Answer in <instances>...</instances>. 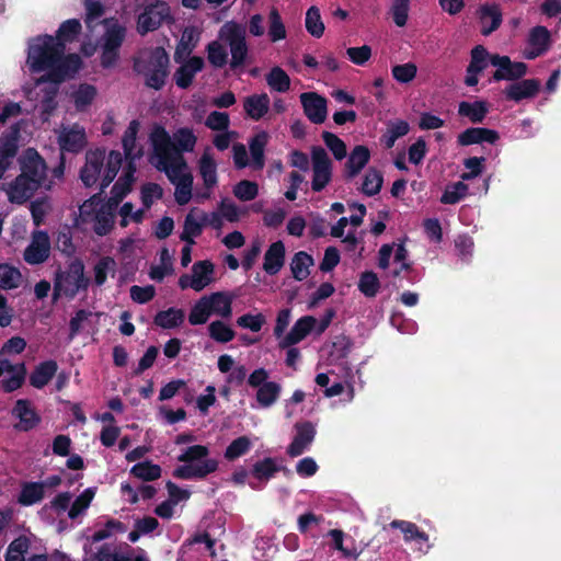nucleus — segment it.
<instances>
[{
	"mask_svg": "<svg viewBox=\"0 0 561 561\" xmlns=\"http://www.w3.org/2000/svg\"><path fill=\"white\" fill-rule=\"evenodd\" d=\"M171 136L161 125H156L150 133V141L153 149V162L159 171H163L168 179L174 183L179 174L187 168L182 152H192L195 148L197 137L193 129L181 127Z\"/></svg>",
	"mask_w": 561,
	"mask_h": 561,
	"instance_id": "obj_1",
	"label": "nucleus"
},
{
	"mask_svg": "<svg viewBox=\"0 0 561 561\" xmlns=\"http://www.w3.org/2000/svg\"><path fill=\"white\" fill-rule=\"evenodd\" d=\"M170 58L167 50L157 46L133 59V70L144 77L147 88L159 91L165 85L170 70Z\"/></svg>",
	"mask_w": 561,
	"mask_h": 561,
	"instance_id": "obj_2",
	"label": "nucleus"
},
{
	"mask_svg": "<svg viewBox=\"0 0 561 561\" xmlns=\"http://www.w3.org/2000/svg\"><path fill=\"white\" fill-rule=\"evenodd\" d=\"M209 453V448L205 445L188 446L178 456V461L183 465L174 469L173 477L181 480H203L216 472L219 461L208 458Z\"/></svg>",
	"mask_w": 561,
	"mask_h": 561,
	"instance_id": "obj_3",
	"label": "nucleus"
},
{
	"mask_svg": "<svg viewBox=\"0 0 561 561\" xmlns=\"http://www.w3.org/2000/svg\"><path fill=\"white\" fill-rule=\"evenodd\" d=\"M90 279L84 275V264L80 259L72 260L65 270L60 267L55 272L53 300L60 296L73 299L80 289L89 287Z\"/></svg>",
	"mask_w": 561,
	"mask_h": 561,
	"instance_id": "obj_4",
	"label": "nucleus"
},
{
	"mask_svg": "<svg viewBox=\"0 0 561 561\" xmlns=\"http://www.w3.org/2000/svg\"><path fill=\"white\" fill-rule=\"evenodd\" d=\"M64 53L62 44H56L53 35H39L30 42L26 61L32 72H48Z\"/></svg>",
	"mask_w": 561,
	"mask_h": 561,
	"instance_id": "obj_5",
	"label": "nucleus"
},
{
	"mask_svg": "<svg viewBox=\"0 0 561 561\" xmlns=\"http://www.w3.org/2000/svg\"><path fill=\"white\" fill-rule=\"evenodd\" d=\"M218 38L230 48L231 69L243 67L249 54L245 26L236 21H228L220 27Z\"/></svg>",
	"mask_w": 561,
	"mask_h": 561,
	"instance_id": "obj_6",
	"label": "nucleus"
},
{
	"mask_svg": "<svg viewBox=\"0 0 561 561\" xmlns=\"http://www.w3.org/2000/svg\"><path fill=\"white\" fill-rule=\"evenodd\" d=\"M82 67V59L77 54H60L51 69L42 77V82L59 84L67 79L73 78Z\"/></svg>",
	"mask_w": 561,
	"mask_h": 561,
	"instance_id": "obj_7",
	"label": "nucleus"
},
{
	"mask_svg": "<svg viewBox=\"0 0 561 561\" xmlns=\"http://www.w3.org/2000/svg\"><path fill=\"white\" fill-rule=\"evenodd\" d=\"M168 19H171L168 3L164 1H156L146 5L144 11L138 15L137 31L141 35L153 32Z\"/></svg>",
	"mask_w": 561,
	"mask_h": 561,
	"instance_id": "obj_8",
	"label": "nucleus"
},
{
	"mask_svg": "<svg viewBox=\"0 0 561 561\" xmlns=\"http://www.w3.org/2000/svg\"><path fill=\"white\" fill-rule=\"evenodd\" d=\"M311 161L313 173L311 188L313 192H321L332 179V161L320 146L312 147Z\"/></svg>",
	"mask_w": 561,
	"mask_h": 561,
	"instance_id": "obj_9",
	"label": "nucleus"
},
{
	"mask_svg": "<svg viewBox=\"0 0 561 561\" xmlns=\"http://www.w3.org/2000/svg\"><path fill=\"white\" fill-rule=\"evenodd\" d=\"M490 64L497 69L493 72V81H517L522 79L528 70V66L523 61H512L508 56L493 54L490 56Z\"/></svg>",
	"mask_w": 561,
	"mask_h": 561,
	"instance_id": "obj_10",
	"label": "nucleus"
},
{
	"mask_svg": "<svg viewBox=\"0 0 561 561\" xmlns=\"http://www.w3.org/2000/svg\"><path fill=\"white\" fill-rule=\"evenodd\" d=\"M47 165L45 160L35 149H27L21 160V174L28 179L38 180L42 186L49 190L50 182H47Z\"/></svg>",
	"mask_w": 561,
	"mask_h": 561,
	"instance_id": "obj_11",
	"label": "nucleus"
},
{
	"mask_svg": "<svg viewBox=\"0 0 561 561\" xmlns=\"http://www.w3.org/2000/svg\"><path fill=\"white\" fill-rule=\"evenodd\" d=\"M300 102L307 118L313 124H322L327 119V99L316 92H305L300 95Z\"/></svg>",
	"mask_w": 561,
	"mask_h": 561,
	"instance_id": "obj_12",
	"label": "nucleus"
},
{
	"mask_svg": "<svg viewBox=\"0 0 561 561\" xmlns=\"http://www.w3.org/2000/svg\"><path fill=\"white\" fill-rule=\"evenodd\" d=\"M87 144L85 130L79 124L65 128L58 136L61 152L79 153L85 148Z\"/></svg>",
	"mask_w": 561,
	"mask_h": 561,
	"instance_id": "obj_13",
	"label": "nucleus"
},
{
	"mask_svg": "<svg viewBox=\"0 0 561 561\" xmlns=\"http://www.w3.org/2000/svg\"><path fill=\"white\" fill-rule=\"evenodd\" d=\"M41 187H43L42 182H38V180L28 179L23 174H19L10 185L8 192L9 201L21 205L28 201Z\"/></svg>",
	"mask_w": 561,
	"mask_h": 561,
	"instance_id": "obj_14",
	"label": "nucleus"
},
{
	"mask_svg": "<svg viewBox=\"0 0 561 561\" xmlns=\"http://www.w3.org/2000/svg\"><path fill=\"white\" fill-rule=\"evenodd\" d=\"M295 428L296 435L287 447V454L293 458L302 455L316 437V428L309 421L296 423Z\"/></svg>",
	"mask_w": 561,
	"mask_h": 561,
	"instance_id": "obj_15",
	"label": "nucleus"
},
{
	"mask_svg": "<svg viewBox=\"0 0 561 561\" xmlns=\"http://www.w3.org/2000/svg\"><path fill=\"white\" fill-rule=\"evenodd\" d=\"M105 159V151L102 149L90 150L85 154V163L80 170V179L87 187L93 186L101 173Z\"/></svg>",
	"mask_w": 561,
	"mask_h": 561,
	"instance_id": "obj_16",
	"label": "nucleus"
},
{
	"mask_svg": "<svg viewBox=\"0 0 561 561\" xmlns=\"http://www.w3.org/2000/svg\"><path fill=\"white\" fill-rule=\"evenodd\" d=\"M540 85L538 79H519L507 85L503 90V94L506 100L518 103L525 99L535 98L540 91Z\"/></svg>",
	"mask_w": 561,
	"mask_h": 561,
	"instance_id": "obj_17",
	"label": "nucleus"
},
{
	"mask_svg": "<svg viewBox=\"0 0 561 561\" xmlns=\"http://www.w3.org/2000/svg\"><path fill=\"white\" fill-rule=\"evenodd\" d=\"M205 66V61L199 56L190 57L174 72L173 79L180 89H188L196 73L201 72Z\"/></svg>",
	"mask_w": 561,
	"mask_h": 561,
	"instance_id": "obj_18",
	"label": "nucleus"
},
{
	"mask_svg": "<svg viewBox=\"0 0 561 561\" xmlns=\"http://www.w3.org/2000/svg\"><path fill=\"white\" fill-rule=\"evenodd\" d=\"M317 320L312 316L299 318L290 331L279 341V348L293 346L301 342L314 328Z\"/></svg>",
	"mask_w": 561,
	"mask_h": 561,
	"instance_id": "obj_19",
	"label": "nucleus"
},
{
	"mask_svg": "<svg viewBox=\"0 0 561 561\" xmlns=\"http://www.w3.org/2000/svg\"><path fill=\"white\" fill-rule=\"evenodd\" d=\"M479 21L481 24V34L484 36L491 35L502 24L503 14L497 3H485L479 8Z\"/></svg>",
	"mask_w": 561,
	"mask_h": 561,
	"instance_id": "obj_20",
	"label": "nucleus"
},
{
	"mask_svg": "<svg viewBox=\"0 0 561 561\" xmlns=\"http://www.w3.org/2000/svg\"><path fill=\"white\" fill-rule=\"evenodd\" d=\"M500 139V135L494 129L485 127H469L457 137V142L460 146H471L482 142L495 144Z\"/></svg>",
	"mask_w": 561,
	"mask_h": 561,
	"instance_id": "obj_21",
	"label": "nucleus"
},
{
	"mask_svg": "<svg viewBox=\"0 0 561 561\" xmlns=\"http://www.w3.org/2000/svg\"><path fill=\"white\" fill-rule=\"evenodd\" d=\"M50 243L48 234L39 231L33 242L25 249L24 260L28 264L44 263L49 256Z\"/></svg>",
	"mask_w": 561,
	"mask_h": 561,
	"instance_id": "obj_22",
	"label": "nucleus"
},
{
	"mask_svg": "<svg viewBox=\"0 0 561 561\" xmlns=\"http://www.w3.org/2000/svg\"><path fill=\"white\" fill-rule=\"evenodd\" d=\"M12 414L20 420L16 428L27 432L33 430L39 422L41 417L31 407V402L26 399H19L12 410Z\"/></svg>",
	"mask_w": 561,
	"mask_h": 561,
	"instance_id": "obj_23",
	"label": "nucleus"
},
{
	"mask_svg": "<svg viewBox=\"0 0 561 561\" xmlns=\"http://www.w3.org/2000/svg\"><path fill=\"white\" fill-rule=\"evenodd\" d=\"M370 159V151L364 145H357L351 151L345 163V179L352 180L357 176Z\"/></svg>",
	"mask_w": 561,
	"mask_h": 561,
	"instance_id": "obj_24",
	"label": "nucleus"
},
{
	"mask_svg": "<svg viewBox=\"0 0 561 561\" xmlns=\"http://www.w3.org/2000/svg\"><path fill=\"white\" fill-rule=\"evenodd\" d=\"M279 471L288 472V469L279 466L275 458L265 457L253 463L250 474L259 482L266 483Z\"/></svg>",
	"mask_w": 561,
	"mask_h": 561,
	"instance_id": "obj_25",
	"label": "nucleus"
},
{
	"mask_svg": "<svg viewBox=\"0 0 561 561\" xmlns=\"http://www.w3.org/2000/svg\"><path fill=\"white\" fill-rule=\"evenodd\" d=\"M285 263V245L279 240L273 242L264 254L263 270L268 275H276Z\"/></svg>",
	"mask_w": 561,
	"mask_h": 561,
	"instance_id": "obj_26",
	"label": "nucleus"
},
{
	"mask_svg": "<svg viewBox=\"0 0 561 561\" xmlns=\"http://www.w3.org/2000/svg\"><path fill=\"white\" fill-rule=\"evenodd\" d=\"M58 364L54 359L39 363L30 375V385L36 389L44 388L57 374Z\"/></svg>",
	"mask_w": 561,
	"mask_h": 561,
	"instance_id": "obj_27",
	"label": "nucleus"
},
{
	"mask_svg": "<svg viewBox=\"0 0 561 561\" xmlns=\"http://www.w3.org/2000/svg\"><path fill=\"white\" fill-rule=\"evenodd\" d=\"M218 294H210L199 298L192 307L188 314V322L192 325L205 324L213 313L211 298H220Z\"/></svg>",
	"mask_w": 561,
	"mask_h": 561,
	"instance_id": "obj_28",
	"label": "nucleus"
},
{
	"mask_svg": "<svg viewBox=\"0 0 561 561\" xmlns=\"http://www.w3.org/2000/svg\"><path fill=\"white\" fill-rule=\"evenodd\" d=\"M198 172L203 179V184L207 190L217 185V163L208 149L203 152L198 160Z\"/></svg>",
	"mask_w": 561,
	"mask_h": 561,
	"instance_id": "obj_29",
	"label": "nucleus"
},
{
	"mask_svg": "<svg viewBox=\"0 0 561 561\" xmlns=\"http://www.w3.org/2000/svg\"><path fill=\"white\" fill-rule=\"evenodd\" d=\"M268 142V135L266 131L255 134L249 140V149L251 153V167L254 170H262L265 165V147Z\"/></svg>",
	"mask_w": 561,
	"mask_h": 561,
	"instance_id": "obj_30",
	"label": "nucleus"
},
{
	"mask_svg": "<svg viewBox=\"0 0 561 561\" xmlns=\"http://www.w3.org/2000/svg\"><path fill=\"white\" fill-rule=\"evenodd\" d=\"M489 113L488 102L478 100L474 102L462 101L458 105V114L469 118L472 124H480Z\"/></svg>",
	"mask_w": 561,
	"mask_h": 561,
	"instance_id": "obj_31",
	"label": "nucleus"
},
{
	"mask_svg": "<svg viewBox=\"0 0 561 561\" xmlns=\"http://www.w3.org/2000/svg\"><path fill=\"white\" fill-rule=\"evenodd\" d=\"M214 264L209 260L197 261L192 266V280L195 291L203 290L211 282Z\"/></svg>",
	"mask_w": 561,
	"mask_h": 561,
	"instance_id": "obj_32",
	"label": "nucleus"
},
{
	"mask_svg": "<svg viewBox=\"0 0 561 561\" xmlns=\"http://www.w3.org/2000/svg\"><path fill=\"white\" fill-rule=\"evenodd\" d=\"M244 111L249 117L260 121L270 108V98L266 93L253 94L244 100Z\"/></svg>",
	"mask_w": 561,
	"mask_h": 561,
	"instance_id": "obj_33",
	"label": "nucleus"
},
{
	"mask_svg": "<svg viewBox=\"0 0 561 561\" xmlns=\"http://www.w3.org/2000/svg\"><path fill=\"white\" fill-rule=\"evenodd\" d=\"M82 31V25L78 19H69L64 21L57 32L55 37L56 44H62L64 51L66 50V45L68 43H73L77 41L78 36Z\"/></svg>",
	"mask_w": 561,
	"mask_h": 561,
	"instance_id": "obj_34",
	"label": "nucleus"
},
{
	"mask_svg": "<svg viewBox=\"0 0 561 561\" xmlns=\"http://www.w3.org/2000/svg\"><path fill=\"white\" fill-rule=\"evenodd\" d=\"M45 497L43 484L39 482H23L18 495V503L22 506H32Z\"/></svg>",
	"mask_w": 561,
	"mask_h": 561,
	"instance_id": "obj_35",
	"label": "nucleus"
},
{
	"mask_svg": "<svg viewBox=\"0 0 561 561\" xmlns=\"http://www.w3.org/2000/svg\"><path fill=\"white\" fill-rule=\"evenodd\" d=\"M185 319L183 309L171 307L167 310L157 312L153 323L162 329H174L180 327Z\"/></svg>",
	"mask_w": 561,
	"mask_h": 561,
	"instance_id": "obj_36",
	"label": "nucleus"
},
{
	"mask_svg": "<svg viewBox=\"0 0 561 561\" xmlns=\"http://www.w3.org/2000/svg\"><path fill=\"white\" fill-rule=\"evenodd\" d=\"M313 263V257L306 251L295 253L290 262L293 277L299 282L306 279L310 274L309 267L312 266Z\"/></svg>",
	"mask_w": 561,
	"mask_h": 561,
	"instance_id": "obj_37",
	"label": "nucleus"
},
{
	"mask_svg": "<svg viewBox=\"0 0 561 561\" xmlns=\"http://www.w3.org/2000/svg\"><path fill=\"white\" fill-rule=\"evenodd\" d=\"M389 526L394 529H400L403 534L405 541H416L419 543L427 542L428 535L411 522L394 519Z\"/></svg>",
	"mask_w": 561,
	"mask_h": 561,
	"instance_id": "obj_38",
	"label": "nucleus"
},
{
	"mask_svg": "<svg viewBox=\"0 0 561 561\" xmlns=\"http://www.w3.org/2000/svg\"><path fill=\"white\" fill-rule=\"evenodd\" d=\"M139 129V123L136 119H133L128 127L126 128L124 136L122 138V145L124 149V154L126 159L133 162L136 158L141 156V150L134 152L136 148V138Z\"/></svg>",
	"mask_w": 561,
	"mask_h": 561,
	"instance_id": "obj_39",
	"label": "nucleus"
},
{
	"mask_svg": "<svg viewBox=\"0 0 561 561\" xmlns=\"http://www.w3.org/2000/svg\"><path fill=\"white\" fill-rule=\"evenodd\" d=\"M114 210L101 205L94 216L93 231L100 236H106L114 227Z\"/></svg>",
	"mask_w": 561,
	"mask_h": 561,
	"instance_id": "obj_40",
	"label": "nucleus"
},
{
	"mask_svg": "<svg viewBox=\"0 0 561 561\" xmlns=\"http://www.w3.org/2000/svg\"><path fill=\"white\" fill-rule=\"evenodd\" d=\"M175 201L179 205H186L192 198L193 175L191 173L179 174L175 182Z\"/></svg>",
	"mask_w": 561,
	"mask_h": 561,
	"instance_id": "obj_41",
	"label": "nucleus"
},
{
	"mask_svg": "<svg viewBox=\"0 0 561 561\" xmlns=\"http://www.w3.org/2000/svg\"><path fill=\"white\" fill-rule=\"evenodd\" d=\"M116 261L112 256H102L94 265V284L99 287L103 286L107 279V275L112 277L116 274Z\"/></svg>",
	"mask_w": 561,
	"mask_h": 561,
	"instance_id": "obj_42",
	"label": "nucleus"
},
{
	"mask_svg": "<svg viewBox=\"0 0 561 561\" xmlns=\"http://www.w3.org/2000/svg\"><path fill=\"white\" fill-rule=\"evenodd\" d=\"M280 391L282 387L279 383L275 381H268L267 383H264L262 387L257 388L255 398L261 407L268 408L278 400Z\"/></svg>",
	"mask_w": 561,
	"mask_h": 561,
	"instance_id": "obj_43",
	"label": "nucleus"
},
{
	"mask_svg": "<svg viewBox=\"0 0 561 561\" xmlns=\"http://www.w3.org/2000/svg\"><path fill=\"white\" fill-rule=\"evenodd\" d=\"M252 448L251 439L245 436H239L233 439L226 448L224 457L227 461H234L236 459L247 455Z\"/></svg>",
	"mask_w": 561,
	"mask_h": 561,
	"instance_id": "obj_44",
	"label": "nucleus"
},
{
	"mask_svg": "<svg viewBox=\"0 0 561 561\" xmlns=\"http://www.w3.org/2000/svg\"><path fill=\"white\" fill-rule=\"evenodd\" d=\"M382 184V173L376 168L370 167L365 173L362 192L366 196H375L381 191Z\"/></svg>",
	"mask_w": 561,
	"mask_h": 561,
	"instance_id": "obj_45",
	"label": "nucleus"
},
{
	"mask_svg": "<svg viewBox=\"0 0 561 561\" xmlns=\"http://www.w3.org/2000/svg\"><path fill=\"white\" fill-rule=\"evenodd\" d=\"M207 329L209 337L217 343L231 342L236 336L234 330L221 320L210 322Z\"/></svg>",
	"mask_w": 561,
	"mask_h": 561,
	"instance_id": "obj_46",
	"label": "nucleus"
},
{
	"mask_svg": "<svg viewBox=\"0 0 561 561\" xmlns=\"http://www.w3.org/2000/svg\"><path fill=\"white\" fill-rule=\"evenodd\" d=\"M98 94L96 88L89 83H81L72 93L75 106L78 111H83L91 105Z\"/></svg>",
	"mask_w": 561,
	"mask_h": 561,
	"instance_id": "obj_47",
	"label": "nucleus"
},
{
	"mask_svg": "<svg viewBox=\"0 0 561 561\" xmlns=\"http://www.w3.org/2000/svg\"><path fill=\"white\" fill-rule=\"evenodd\" d=\"M468 190L469 187L463 181L449 184L446 186L439 201L445 205H455L467 196Z\"/></svg>",
	"mask_w": 561,
	"mask_h": 561,
	"instance_id": "obj_48",
	"label": "nucleus"
},
{
	"mask_svg": "<svg viewBox=\"0 0 561 561\" xmlns=\"http://www.w3.org/2000/svg\"><path fill=\"white\" fill-rule=\"evenodd\" d=\"M266 82L274 91L284 93L290 88V78L284 69L276 66L266 76Z\"/></svg>",
	"mask_w": 561,
	"mask_h": 561,
	"instance_id": "obj_49",
	"label": "nucleus"
},
{
	"mask_svg": "<svg viewBox=\"0 0 561 561\" xmlns=\"http://www.w3.org/2000/svg\"><path fill=\"white\" fill-rule=\"evenodd\" d=\"M130 473L142 481H153L161 477V467L146 460L134 465Z\"/></svg>",
	"mask_w": 561,
	"mask_h": 561,
	"instance_id": "obj_50",
	"label": "nucleus"
},
{
	"mask_svg": "<svg viewBox=\"0 0 561 561\" xmlns=\"http://www.w3.org/2000/svg\"><path fill=\"white\" fill-rule=\"evenodd\" d=\"M357 286L365 297L374 298L379 291L380 282L375 272L365 271L360 274Z\"/></svg>",
	"mask_w": 561,
	"mask_h": 561,
	"instance_id": "obj_51",
	"label": "nucleus"
},
{
	"mask_svg": "<svg viewBox=\"0 0 561 561\" xmlns=\"http://www.w3.org/2000/svg\"><path fill=\"white\" fill-rule=\"evenodd\" d=\"M125 36L126 28L118 23H114L104 33L102 47L119 50Z\"/></svg>",
	"mask_w": 561,
	"mask_h": 561,
	"instance_id": "obj_52",
	"label": "nucleus"
},
{
	"mask_svg": "<svg viewBox=\"0 0 561 561\" xmlns=\"http://www.w3.org/2000/svg\"><path fill=\"white\" fill-rule=\"evenodd\" d=\"M94 495L95 488H88L78 495L68 511L69 518L76 519L83 514L89 508Z\"/></svg>",
	"mask_w": 561,
	"mask_h": 561,
	"instance_id": "obj_53",
	"label": "nucleus"
},
{
	"mask_svg": "<svg viewBox=\"0 0 561 561\" xmlns=\"http://www.w3.org/2000/svg\"><path fill=\"white\" fill-rule=\"evenodd\" d=\"M305 25L308 33L313 37L320 38L323 35L324 24L318 7L312 5L307 10Z\"/></svg>",
	"mask_w": 561,
	"mask_h": 561,
	"instance_id": "obj_54",
	"label": "nucleus"
},
{
	"mask_svg": "<svg viewBox=\"0 0 561 561\" xmlns=\"http://www.w3.org/2000/svg\"><path fill=\"white\" fill-rule=\"evenodd\" d=\"M207 59L215 68H222L228 62V53L219 41H213L206 46Z\"/></svg>",
	"mask_w": 561,
	"mask_h": 561,
	"instance_id": "obj_55",
	"label": "nucleus"
},
{
	"mask_svg": "<svg viewBox=\"0 0 561 561\" xmlns=\"http://www.w3.org/2000/svg\"><path fill=\"white\" fill-rule=\"evenodd\" d=\"M203 221L199 222L192 215V213L187 214L183 225V231L180 234V239L188 244H194V238L199 237L203 232Z\"/></svg>",
	"mask_w": 561,
	"mask_h": 561,
	"instance_id": "obj_56",
	"label": "nucleus"
},
{
	"mask_svg": "<svg viewBox=\"0 0 561 561\" xmlns=\"http://www.w3.org/2000/svg\"><path fill=\"white\" fill-rule=\"evenodd\" d=\"M490 54L482 45H477L471 50V59L467 67V72H482L490 62Z\"/></svg>",
	"mask_w": 561,
	"mask_h": 561,
	"instance_id": "obj_57",
	"label": "nucleus"
},
{
	"mask_svg": "<svg viewBox=\"0 0 561 561\" xmlns=\"http://www.w3.org/2000/svg\"><path fill=\"white\" fill-rule=\"evenodd\" d=\"M30 547V540L25 536H20L10 542L4 554L5 561H25L24 554Z\"/></svg>",
	"mask_w": 561,
	"mask_h": 561,
	"instance_id": "obj_58",
	"label": "nucleus"
},
{
	"mask_svg": "<svg viewBox=\"0 0 561 561\" xmlns=\"http://www.w3.org/2000/svg\"><path fill=\"white\" fill-rule=\"evenodd\" d=\"M19 127H14L13 135L0 138V161L11 162L18 153V135Z\"/></svg>",
	"mask_w": 561,
	"mask_h": 561,
	"instance_id": "obj_59",
	"label": "nucleus"
},
{
	"mask_svg": "<svg viewBox=\"0 0 561 561\" xmlns=\"http://www.w3.org/2000/svg\"><path fill=\"white\" fill-rule=\"evenodd\" d=\"M123 163V156L119 151L112 150L107 158L105 174L102 180L101 187L105 188L117 175Z\"/></svg>",
	"mask_w": 561,
	"mask_h": 561,
	"instance_id": "obj_60",
	"label": "nucleus"
},
{
	"mask_svg": "<svg viewBox=\"0 0 561 561\" xmlns=\"http://www.w3.org/2000/svg\"><path fill=\"white\" fill-rule=\"evenodd\" d=\"M325 146L332 152L336 160H342L346 157L347 150L345 142L331 131H322L321 135Z\"/></svg>",
	"mask_w": 561,
	"mask_h": 561,
	"instance_id": "obj_61",
	"label": "nucleus"
},
{
	"mask_svg": "<svg viewBox=\"0 0 561 561\" xmlns=\"http://www.w3.org/2000/svg\"><path fill=\"white\" fill-rule=\"evenodd\" d=\"M411 0H393L390 5V14L398 27L407 25L410 12Z\"/></svg>",
	"mask_w": 561,
	"mask_h": 561,
	"instance_id": "obj_62",
	"label": "nucleus"
},
{
	"mask_svg": "<svg viewBox=\"0 0 561 561\" xmlns=\"http://www.w3.org/2000/svg\"><path fill=\"white\" fill-rule=\"evenodd\" d=\"M233 195L242 202L253 201L259 194V185L256 182L241 180L233 186Z\"/></svg>",
	"mask_w": 561,
	"mask_h": 561,
	"instance_id": "obj_63",
	"label": "nucleus"
},
{
	"mask_svg": "<svg viewBox=\"0 0 561 561\" xmlns=\"http://www.w3.org/2000/svg\"><path fill=\"white\" fill-rule=\"evenodd\" d=\"M528 43L533 48L547 51L550 45V32L546 26H535L530 30Z\"/></svg>",
	"mask_w": 561,
	"mask_h": 561,
	"instance_id": "obj_64",
	"label": "nucleus"
}]
</instances>
